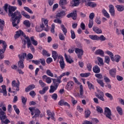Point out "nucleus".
Wrapping results in <instances>:
<instances>
[{"instance_id":"864d4df0","label":"nucleus","mask_w":124,"mask_h":124,"mask_svg":"<svg viewBox=\"0 0 124 124\" xmlns=\"http://www.w3.org/2000/svg\"><path fill=\"white\" fill-rule=\"evenodd\" d=\"M59 37L60 40H64L65 39V37H64V35L62 33H60L59 34Z\"/></svg>"},{"instance_id":"bb28decb","label":"nucleus","mask_w":124,"mask_h":124,"mask_svg":"<svg viewBox=\"0 0 124 124\" xmlns=\"http://www.w3.org/2000/svg\"><path fill=\"white\" fill-rule=\"evenodd\" d=\"M95 55H99L101 57H104V51L102 49H98L94 52Z\"/></svg>"},{"instance_id":"2eb2a0df","label":"nucleus","mask_w":124,"mask_h":124,"mask_svg":"<svg viewBox=\"0 0 124 124\" xmlns=\"http://www.w3.org/2000/svg\"><path fill=\"white\" fill-rule=\"evenodd\" d=\"M84 2H85L86 6L92 7V8H94V7H96V5H97L96 3L94 2H92V1L86 2V1Z\"/></svg>"},{"instance_id":"473e14b6","label":"nucleus","mask_w":124,"mask_h":124,"mask_svg":"<svg viewBox=\"0 0 124 124\" xmlns=\"http://www.w3.org/2000/svg\"><path fill=\"white\" fill-rule=\"evenodd\" d=\"M30 39L31 40L32 44H33L34 46H37L38 44V42H37V41L34 39V37L33 36L31 37Z\"/></svg>"},{"instance_id":"39448f33","label":"nucleus","mask_w":124,"mask_h":124,"mask_svg":"<svg viewBox=\"0 0 124 124\" xmlns=\"http://www.w3.org/2000/svg\"><path fill=\"white\" fill-rule=\"evenodd\" d=\"M4 9L6 12H8L9 10V16H11L13 14V12L17 9V8L16 7L9 6L8 4H5Z\"/></svg>"},{"instance_id":"aec40b11","label":"nucleus","mask_w":124,"mask_h":124,"mask_svg":"<svg viewBox=\"0 0 124 124\" xmlns=\"http://www.w3.org/2000/svg\"><path fill=\"white\" fill-rule=\"evenodd\" d=\"M42 21L44 23L46 28H45L44 31H49V27H48V22H49L47 19L42 18Z\"/></svg>"},{"instance_id":"dca6fc26","label":"nucleus","mask_w":124,"mask_h":124,"mask_svg":"<svg viewBox=\"0 0 124 124\" xmlns=\"http://www.w3.org/2000/svg\"><path fill=\"white\" fill-rule=\"evenodd\" d=\"M95 96L100 99V100H102V101H105V99H104V93L103 92L100 91L99 93L95 94Z\"/></svg>"},{"instance_id":"6e6d98bb","label":"nucleus","mask_w":124,"mask_h":124,"mask_svg":"<svg viewBox=\"0 0 124 124\" xmlns=\"http://www.w3.org/2000/svg\"><path fill=\"white\" fill-rule=\"evenodd\" d=\"M87 85H88L90 90H92L93 89H94V86H93V85L92 83H91L90 82V81H88L87 82Z\"/></svg>"},{"instance_id":"393cba45","label":"nucleus","mask_w":124,"mask_h":124,"mask_svg":"<svg viewBox=\"0 0 124 124\" xmlns=\"http://www.w3.org/2000/svg\"><path fill=\"white\" fill-rule=\"evenodd\" d=\"M45 29V25H44V24H42L41 25V27H39L38 26H37L35 28V30L36 31L38 32H40V31H44V29Z\"/></svg>"},{"instance_id":"5701e85b","label":"nucleus","mask_w":124,"mask_h":124,"mask_svg":"<svg viewBox=\"0 0 124 124\" xmlns=\"http://www.w3.org/2000/svg\"><path fill=\"white\" fill-rule=\"evenodd\" d=\"M93 30L94 32L96 33H97L98 34H100V33H102V30L100 29V28L96 27V26H94L93 28Z\"/></svg>"},{"instance_id":"a211bd4d","label":"nucleus","mask_w":124,"mask_h":124,"mask_svg":"<svg viewBox=\"0 0 124 124\" xmlns=\"http://www.w3.org/2000/svg\"><path fill=\"white\" fill-rule=\"evenodd\" d=\"M109 11L111 16L114 17L115 16V7H114V5L112 4H110L109 5Z\"/></svg>"},{"instance_id":"de8ad7c7","label":"nucleus","mask_w":124,"mask_h":124,"mask_svg":"<svg viewBox=\"0 0 124 124\" xmlns=\"http://www.w3.org/2000/svg\"><path fill=\"white\" fill-rule=\"evenodd\" d=\"M24 9L25 11H27V12H28V13H30V14H33V12H32V11L28 7H24Z\"/></svg>"},{"instance_id":"1a4fd4ad","label":"nucleus","mask_w":124,"mask_h":124,"mask_svg":"<svg viewBox=\"0 0 124 124\" xmlns=\"http://www.w3.org/2000/svg\"><path fill=\"white\" fill-rule=\"evenodd\" d=\"M104 114L108 119L111 120L112 118H111V116H112V112H111V110L109 108H105V111Z\"/></svg>"},{"instance_id":"6ab92c4d","label":"nucleus","mask_w":124,"mask_h":124,"mask_svg":"<svg viewBox=\"0 0 124 124\" xmlns=\"http://www.w3.org/2000/svg\"><path fill=\"white\" fill-rule=\"evenodd\" d=\"M2 89L0 88V93H3L4 96L7 95V92L6 91V86L5 85H2L1 86Z\"/></svg>"},{"instance_id":"603ef678","label":"nucleus","mask_w":124,"mask_h":124,"mask_svg":"<svg viewBox=\"0 0 124 124\" xmlns=\"http://www.w3.org/2000/svg\"><path fill=\"white\" fill-rule=\"evenodd\" d=\"M46 73L48 76H50V77H54V74L53 73H52V72H51V70L49 69L47 70Z\"/></svg>"},{"instance_id":"e2e57ef3","label":"nucleus","mask_w":124,"mask_h":124,"mask_svg":"<svg viewBox=\"0 0 124 124\" xmlns=\"http://www.w3.org/2000/svg\"><path fill=\"white\" fill-rule=\"evenodd\" d=\"M43 55L44 56H46L47 57H50V56H51V54L48 53L47 51L45 50H43Z\"/></svg>"},{"instance_id":"c85d7f7f","label":"nucleus","mask_w":124,"mask_h":124,"mask_svg":"<svg viewBox=\"0 0 124 124\" xmlns=\"http://www.w3.org/2000/svg\"><path fill=\"white\" fill-rule=\"evenodd\" d=\"M64 56L67 62H69V63H72V62H73V61H72V59H71L70 56L67 55L66 54H65Z\"/></svg>"},{"instance_id":"7ed1b4c3","label":"nucleus","mask_w":124,"mask_h":124,"mask_svg":"<svg viewBox=\"0 0 124 124\" xmlns=\"http://www.w3.org/2000/svg\"><path fill=\"white\" fill-rule=\"evenodd\" d=\"M25 40H24V45H26L27 43V47L28 48H30L32 52V53H34L35 50L34 49V47L31 44V39L29 37V36H24Z\"/></svg>"},{"instance_id":"4d7b16f0","label":"nucleus","mask_w":124,"mask_h":124,"mask_svg":"<svg viewBox=\"0 0 124 124\" xmlns=\"http://www.w3.org/2000/svg\"><path fill=\"white\" fill-rule=\"evenodd\" d=\"M105 95L106 96H107V97L109 98L110 100H113V96H112V94H111L110 93H105Z\"/></svg>"},{"instance_id":"b1692460","label":"nucleus","mask_w":124,"mask_h":124,"mask_svg":"<svg viewBox=\"0 0 124 124\" xmlns=\"http://www.w3.org/2000/svg\"><path fill=\"white\" fill-rule=\"evenodd\" d=\"M1 44L2 45L3 49H0V53H4L5 52V50H6V47H7V44H6V42L5 41H3V42L1 43Z\"/></svg>"},{"instance_id":"4c0bfd02","label":"nucleus","mask_w":124,"mask_h":124,"mask_svg":"<svg viewBox=\"0 0 124 124\" xmlns=\"http://www.w3.org/2000/svg\"><path fill=\"white\" fill-rule=\"evenodd\" d=\"M102 14H103L104 16L105 17H106V18H110V15L107 12V11L105 9H103L102 11Z\"/></svg>"},{"instance_id":"a19ab883","label":"nucleus","mask_w":124,"mask_h":124,"mask_svg":"<svg viewBox=\"0 0 124 124\" xmlns=\"http://www.w3.org/2000/svg\"><path fill=\"white\" fill-rule=\"evenodd\" d=\"M4 20L3 19H1L0 18V30L2 31V29H3V27H4Z\"/></svg>"},{"instance_id":"7c9ffc66","label":"nucleus","mask_w":124,"mask_h":124,"mask_svg":"<svg viewBox=\"0 0 124 124\" xmlns=\"http://www.w3.org/2000/svg\"><path fill=\"white\" fill-rule=\"evenodd\" d=\"M61 28L63 33H64L65 35H66V33H67V29L65 28V26H64L63 24H61Z\"/></svg>"},{"instance_id":"a878e982","label":"nucleus","mask_w":124,"mask_h":124,"mask_svg":"<svg viewBox=\"0 0 124 124\" xmlns=\"http://www.w3.org/2000/svg\"><path fill=\"white\" fill-rule=\"evenodd\" d=\"M59 105H60V106H63L64 105L65 106H67L68 107H70V105H69L67 102H64L63 100H61L58 103Z\"/></svg>"},{"instance_id":"423d86ee","label":"nucleus","mask_w":124,"mask_h":124,"mask_svg":"<svg viewBox=\"0 0 124 124\" xmlns=\"http://www.w3.org/2000/svg\"><path fill=\"white\" fill-rule=\"evenodd\" d=\"M30 112H31V115L32 116V119H34V118H37V117L39 116V114H40V111L39 109L38 108H34L30 107L29 108Z\"/></svg>"},{"instance_id":"72a5a7b5","label":"nucleus","mask_w":124,"mask_h":124,"mask_svg":"<svg viewBox=\"0 0 124 124\" xmlns=\"http://www.w3.org/2000/svg\"><path fill=\"white\" fill-rule=\"evenodd\" d=\"M93 71L94 73H99L100 72V68L97 65H95L93 67Z\"/></svg>"},{"instance_id":"f3484780","label":"nucleus","mask_w":124,"mask_h":124,"mask_svg":"<svg viewBox=\"0 0 124 124\" xmlns=\"http://www.w3.org/2000/svg\"><path fill=\"white\" fill-rule=\"evenodd\" d=\"M46 113L49 117L47 118V120H49L51 118L52 120H53V121H56V119H55V113L51 112L50 110H47Z\"/></svg>"},{"instance_id":"69168bd1","label":"nucleus","mask_w":124,"mask_h":124,"mask_svg":"<svg viewBox=\"0 0 124 124\" xmlns=\"http://www.w3.org/2000/svg\"><path fill=\"white\" fill-rule=\"evenodd\" d=\"M96 108V111H98V113H103V110L100 107L97 106Z\"/></svg>"},{"instance_id":"9d476101","label":"nucleus","mask_w":124,"mask_h":124,"mask_svg":"<svg viewBox=\"0 0 124 124\" xmlns=\"http://www.w3.org/2000/svg\"><path fill=\"white\" fill-rule=\"evenodd\" d=\"M70 72H66L64 73H62L59 77H58L57 79V82L59 83V84H61L62 83V81L61 80L62 79V78L64 76H69L70 75Z\"/></svg>"},{"instance_id":"ea45409f","label":"nucleus","mask_w":124,"mask_h":124,"mask_svg":"<svg viewBox=\"0 0 124 124\" xmlns=\"http://www.w3.org/2000/svg\"><path fill=\"white\" fill-rule=\"evenodd\" d=\"M18 66L19 68H24L25 67V65H24V61L19 60L18 63Z\"/></svg>"},{"instance_id":"4468645a","label":"nucleus","mask_w":124,"mask_h":124,"mask_svg":"<svg viewBox=\"0 0 124 124\" xmlns=\"http://www.w3.org/2000/svg\"><path fill=\"white\" fill-rule=\"evenodd\" d=\"M67 18H70V17H72L73 20H76L77 18V11L74 10L73 13L67 15Z\"/></svg>"},{"instance_id":"79ce46f5","label":"nucleus","mask_w":124,"mask_h":124,"mask_svg":"<svg viewBox=\"0 0 124 124\" xmlns=\"http://www.w3.org/2000/svg\"><path fill=\"white\" fill-rule=\"evenodd\" d=\"M89 37L92 39V40H97L98 41V36L96 35H90Z\"/></svg>"},{"instance_id":"f704fd0d","label":"nucleus","mask_w":124,"mask_h":124,"mask_svg":"<svg viewBox=\"0 0 124 124\" xmlns=\"http://www.w3.org/2000/svg\"><path fill=\"white\" fill-rule=\"evenodd\" d=\"M79 97H82L83 94H84V89L82 85H80L79 87Z\"/></svg>"},{"instance_id":"3c124183","label":"nucleus","mask_w":124,"mask_h":124,"mask_svg":"<svg viewBox=\"0 0 124 124\" xmlns=\"http://www.w3.org/2000/svg\"><path fill=\"white\" fill-rule=\"evenodd\" d=\"M85 116L86 118H89L90 117V115H91V111L89 109L85 110Z\"/></svg>"},{"instance_id":"e433bc0d","label":"nucleus","mask_w":124,"mask_h":124,"mask_svg":"<svg viewBox=\"0 0 124 124\" xmlns=\"http://www.w3.org/2000/svg\"><path fill=\"white\" fill-rule=\"evenodd\" d=\"M82 1L83 2L86 1L85 0H82ZM73 1L74 6H78V5L80 4V2H81V0H73Z\"/></svg>"},{"instance_id":"5fc2aeb1","label":"nucleus","mask_w":124,"mask_h":124,"mask_svg":"<svg viewBox=\"0 0 124 124\" xmlns=\"http://www.w3.org/2000/svg\"><path fill=\"white\" fill-rule=\"evenodd\" d=\"M105 62L109 64V62H110V58L108 56H105Z\"/></svg>"},{"instance_id":"0e129e2a","label":"nucleus","mask_w":124,"mask_h":124,"mask_svg":"<svg viewBox=\"0 0 124 124\" xmlns=\"http://www.w3.org/2000/svg\"><path fill=\"white\" fill-rule=\"evenodd\" d=\"M51 98H52L53 100H57V99H58V94L56 93H53L51 95Z\"/></svg>"},{"instance_id":"8fccbe9b","label":"nucleus","mask_w":124,"mask_h":124,"mask_svg":"<svg viewBox=\"0 0 124 124\" xmlns=\"http://www.w3.org/2000/svg\"><path fill=\"white\" fill-rule=\"evenodd\" d=\"M90 75H91V73H81L80 74V76H81V77L85 78L89 77Z\"/></svg>"},{"instance_id":"a18cd8bd","label":"nucleus","mask_w":124,"mask_h":124,"mask_svg":"<svg viewBox=\"0 0 124 124\" xmlns=\"http://www.w3.org/2000/svg\"><path fill=\"white\" fill-rule=\"evenodd\" d=\"M97 60L100 63L99 64V65H103V64H104V62H103V59L101 58V57H97Z\"/></svg>"},{"instance_id":"9b49d317","label":"nucleus","mask_w":124,"mask_h":124,"mask_svg":"<svg viewBox=\"0 0 124 124\" xmlns=\"http://www.w3.org/2000/svg\"><path fill=\"white\" fill-rule=\"evenodd\" d=\"M74 87V82L72 81H69L67 83L65 89L67 90V91H71L72 89H73Z\"/></svg>"},{"instance_id":"c9c22d12","label":"nucleus","mask_w":124,"mask_h":124,"mask_svg":"<svg viewBox=\"0 0 124 124\" xmlns=\"http://www.w3.org/2000/svg\"><path fill=\"white\" fill-rule=\"evenodd\" d=\"M52 57L54 61H56L58 58H59V56H58V53H57L56 51H53L52 52Z\"/></svg>"},{"instance_id":"338daca9","label":"nucleus","mask_w":124,"mask_h":124,"mask_svg":"<svg viewBox=\"0 0 124 124\" xmlns=\"http://www.w3.org/2000/svg\"><path fill=\"white\" fill-rule=\"evenodd\" d=\"M59 4L60 5H65L66 4V0H60Z\"/></svg>"},{"instance_id":"37998d69","label":"nucleus","mask_w":124,"mask_h":124,"mask_svg":"<svg viewBox=\"0 0 124 124\" xmlns=\"http://www.w3.org/2000/svg\"><path fill=\"white\" fill-rule=\"evenodd\" d=\"M105 53L110 57L111 60L113 59V57H114V54H113V53H112V52L109 50H107L105 52Z\"/></svg>"},{"instance_id":"2f4dec72","label":"nucleus","mask_w":124,"mask_h":124,"mask_svg":"<svg viewBox=\"0 0 124 124\" xmlns=\"http://www.w3.org/2000/svg\"><path fill=\"white\" fill-rule=\"evenodd\" d=\"M21 14L24 17L26 18V19H31V16L27 12H25V11H21Z\"/></svg>"},{"instance_id":"0eeeda50","label":"nucleus","mask_w":124,"mask_h":124,"mask_svg":"<svg viewBox=\"0 0 124 124\" xmlns=\"http://www.w3.org/2000/svg\"><path fill=\"white\" fill-rule=\"evenodd\" d=\"M12 86L13 90H14V91H17V92L20 91V82L19 80L17 81V82H16V80H13L12 82Z\"/></svg>"},{"instance_id":"58836bf2","label":"nucleus","mask_w":124,"mask_h":124,"mask_svg":"<svg viewBox=\"0 0 124 124\" xmlns=\"http://www.w3.org/2000/svg\"><path fill=\"white\" fill-rule=\"evenodd\" d=\"M115 7L117 8L118 11H119L120 12L122 11H124V7L123 5H117L115 6Z\"/></svg>"},{"instance_id":"bf43d9fd","label":"nucleus","mask_w":124,"mask_h":124,"mask_svg":"<svg viewBox=\"0 0 124 124\" xmlns=\"http://www.w3.org/2000/svg\"><path fill=\"white\" fill-rule=\"evenodd\" d=\"M71 34L72 39H75V38L76 37V35H75V32H74V31L71 30Z\"/></svg>"},{"instance_id":"4be33fe9","label":"nucleus","mask_w":124,"mask_h":124,"mask_svg":"<svg viewBox=\"0 0 124 124\" xmlns=\"http://www.w3.org/2000/svg\"><path fill=\"white\" fill-rule=\"evenodd\" d=\"M121 57L120 55H116L114 56H113V57H112V59H111V60L112 62H120V61L121 60Z\"/></svg>"},{"instance_id":"f03ea898","label":"nucleus","mask_w":124,"mask_h":124,"mask_svg":"<svg viewBox=\"0 0 124 124\" xmlns=\"http://www.w3.org/2000/svg\"><path fill=\"white\" fill-rule=\"evenodd\" d=\"M10 16L12 17V22L13 27H17V25L20 23L22 18L21 13L18 11H16Z\"/></svg>"},{"instance_id":"c03bdc74","label":"nucleus","mask_w":124,"mask_h":124,"mask_svg":"<svg viewBox=\"0 0 124 124\" xmlns=\"http://www.w3.org/2000/svg\"><path fill=\"white\" fill-rule=\"evenodd\" d=\"M116 110L118 113V114H119V115H123V108H121V107H116Z\"/></svg>"},{"instance_id":"20e7f679","label":"nucleus","mask_w":124,"mask_h":124,"mask_svg":"<svg viewBox=\"0 0 124 124\" xmlns=\"http://www.w3.org/2000/svg\"><path fill=\"white\" fill-rule=\"evenodd\" d=\"M53 85H51L50 89L49 90L50 93H55L56 91H57V89H58V87H59V85L60 83L58 82V79L56 78L52 79Z\"/></svg>"},{"instance_id":"774afa93","label":"nucleus","mask_w":124,"mask_h":124,"mask_svg":"<svg viewBox=\"0 0 124 124\" xmlns=\"http://www.w3.org/2000/svg\"><path fill=\"white\" fill-rule=\"evenodd\" d=\"M93 20H90L88 27L91 29V28H93Z\"/></svg>"},{"instance_id":"13d9d810","label":"nucleus","mask_w":124,"mask_h":124,"mask_svg":"<svg viewBox=\"0 0 124 124\" xmlns=\"http://www.w3.org/2000/svg\"><path fill=\"white\" fill-rule=\"evenodd\" d=\"M23 24L28 28L31 27V23H30V21L29 20H25Z\"/></svg>"},{"instance_id":"c756f323","label":"nucleus","mask_w":124,"mask_h":124,"mask_svg":"<svg viewBox=\"0 0 124 124\" xmlns=\"http://www.w3.org/2000/svg\"><path fill=\"white\" fill-rule=\"evenodd\" d=\"M35 88V85L34 84H31L29 85L28 87H27L25 89V91L28 93L30 92V91H31V90H33Z\"/></svg>"},{"instance_id":"680f3d73","label":"nucleus","mask_w":124,"mask_h":124,"mask_svg":"<svg viewBox=\"0 0 124 124\" xmlns=\"http://www.w3.org/2000/svg\"><path fill=\"white\" fill-rule=\"evenodd\" d=\"M97 82L99 84V85H100L101 87L104 88V83L103 82V81L100 79H97Z\"/></svg>"},{"instance_id":"6e6552de","label":"nucleus","mask_w":124,"mask_h":124,"mask_svg":"<svg viewBox=\"0 0 124 124\" xmlns=\"http://www.w3.org/2000/svg\"><path fill=\"white\" fill-rule=\"evenodd\" d=\"M75 52L78 55V59H82V56H83L84 54V51H83V49L79 48H76Z\"/></svg>"},{"instance_id":"f257e3e1","label":"nucleus","mask_w":124,"mask_h":124,"mask_svg":"<svg viewBox=\"0 0 124 124\" xmlns=\"http://www.w3.org/2000/svg\"><path fill=\"white\" fill-rule=\"evenodd\" d=\"M6 111V105L4 103L1 102L0 103V118L1 121V123L3 124L5 123H10V121L7 119V117L5 115V112ZM4 120H5L4 121Z\"/></svg>"},{"instance_id":"cd10ccee","label":"nucleus","mask_w":124,"mask_h":124,"mask_svg":"<svg viewBox=\"0 0 124 124\" xmlns=\"http://www.w3.org/2000/svg\"><path fill=\"white\" fill-rule=\"evenodd\" d=\"M27 57V53H22L19 55H18V58L19 59V61H22L24 62L25 59Z\"/></svg>"},{"instance_id":"412c9836","label":"nucleus","mask_w":124,"mask_h":124,"mask_svg":"<svg viewBox=\"0 0 124 124\" xmlns=\"http://www.w3.org/2000/svg\"><path fill=\"white\" fill-rule=\"evenodd\" d=\"M109 73L111 77L115 78L116 77V73H117V70L115 68L111 69L109 71Z\"/></svg>"},{"instance_id":"09e8293b","label":"nucleus","mask_w":124,"mask_h":124,"mask_svg":"<svg viewBox=\"0 0 124 124\" xmlns=\"http://www.w3.org/2000/svg\"><path fill=\"white\" fill-rule=\"evenodd\" d=\"M13 108L14 109L16 112V113L17 114L19 115V114H20V110H19V108H17V106L14 105L13 106Z\"/></svg>"},{"instance_id":"49530a36","label":"nucleus","mask_w":124,"mask_h":124,"mask_svg":"<svg viewBox=\"0 0 124 124\" xmlns=\"http://www.w3.org/2000/svg\"><path fill=\"white\" fill-rule=\"evenodd\" d=\"M56 16L57 17H62L63 16H65V12L64 11H61L58 13Z\"/></svg>"},{"instance_id":"f8f14e48","label":"nucleus","mask_w":124,"mask_h":124,"mask_svg":"<svg viewBox=\"0 0 124 124\" xmlns=\"http://www.w3.org/2000/svg\"><path fill=\"white\" fill-rule=\"evenodd\" d=\"M58 59H60L59 62L60 67L61 69H63L65 67V64L64 63V61H63V57L62 55L58 56Z\"/></svg>"},{"instance_id":"ddd939ff","label":"nucleus","mask_w":124,"mask_h":124,"mask_svg":"<svg viewBox=\"0 0 124 124\" xmlns=\"http://www.w3.org/2000/svg\"><path fill=\"white\" fill-rule=\"evenodd\" d=\"M21 35H22V36H23V37L24 38L23 40V41H24L25 40V36H26L25 34H24V32H23V31H22L21 30H19L18 31H17L16 32V34H15L14 37L15 39H17V38H18V37H20Z\"/></svg>"},{"instance_id":"052dcab7","label":"nucleus","mask_w":124,"mask_h":124,"mask_svg":"<svg viewBox=\"0 0 124 124\" xmlns=\"http://www.w3.org/2000/svg\"><path fill=\"white\" fill-rule=\"evenodd\" d=\"M98 40L105 41L106 40V38H105L103 35H101L100 37H98Z\"/></svg>"}]
</instances>
